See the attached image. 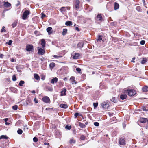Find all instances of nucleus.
<instances>
[{
  "mask_svg": "<svg viewBox=\"0 0 148 148\" xmlns=\"http://www.w3.org/2000/svg\"><path fill=\"white\" fill-rule=\"evenodd\" d=\"M67 29H63V31L62 32V34L63 36L65 35L67 33Z\"/></svg>",
  "mask_w": 148,
  "mask_h": 148,
  "instance_id": "26",
  "label": "nucleus"
},
{
  "mask_svg": "<svg viewBox=\"0 0 148 148\" xmlns=\"http://www.w3.org/2000/svg\"><path fill=\"white\" fill-rule=\"evenodd\" d=\"M46 89L48 91L50 92H52L53 91V89L52 87L51 86H47L46 87Z\"/></svg>",
  "mask_w": 148,
  "mask_h": 148,
  "instance_id": "25",
  "label": "nucleus"
},
{
  "mask_svg": "<svg viewBox=\"0 0 148 148\" xmlns=\"http://www.w3.org/2000/svg\"><path fill=\"white\" fill-rule=\"evenodd\" d=\"M42 100L44 102L46 103H48L50 101V99L47 96H45L42 98Z\"/></svg>",
  "mask_w": 148,
  "mask_h": 148,
  "instance_id": "5",
  "label": "nucleus"
},
{
  "mask_svg": "<svg viewBox=\"0 0 148 148\" xmlns=\"http://www.w3.org/2000/svg\"><path fill=\"white\" fill-rule=\"evenodd\" d=\"M75 29H76V30H77L78 31H79V29L77 27H75Z\"/></svg>",
  "mask_w": 148,
  "mask_h": 148,
  "instance_id": "58",
  "label": "nucleus"
},
{
  "mask_svg": "<svg viewBox=\"0 0 148 148\" xmlns=\"http://www.w3.org/2000/svg\"><path fill=\"white\" fill-rule=\"evenodd\" d=\"M25 83V82L21 80L19 83V85L20 86H23V84H24Z\"/></svg>",
  "mask_w": 148,
  "mask_h": 148,
  "instance_id": "33",
  "label": "nucleus"
},
{
  "mask_svg": "<svg viewBox=\"0 0 148 148\" xmlns=\"http://www.w3.org/2000/svg\"><path fill=\"white\" fill-rule=\"evenodd\" d=\"M76 71L79 72H80L81 71V69L80 68H76Z\"/></svg>",
  "mask_w": 148,
  "mask_h": 148,
  "instance_id": "51",
  "label": "nucleus"
},
{
  "mask_svg": "<svg viewBox=\"0 0 148 148\" xmlns=\"http://www.w3.org/2000/svg\"><path fill=\"white\" fill-rule=\"evenodd\" d=\"M85 136L84 135H82L81 136L80 139L82 140H83L85 139Z\"/></svg>",
  "mask_w": 148,
  "mask_h": 148,
  "instance_id": "47",
  "label": "nucleus"
},
{
  "mask_svg": "<svg viewBox=\"0 0 148 148\" xmlns=\"http://www.w3.org/2000/svg\"><path fill=\"white\" fill-rule=\"evenodd\" d=\"M55 66V64L53 62L51 63L49 65L50 69H53Z\"/></svg>",
  "mask_w": 148,
  "mask_h": 148,
  "instance_id": "22",
  "label": "nucleus"
},
{
  "mask_svg": "<svg viewBox=\"0 0 148 148\" xmlns=\"http://www.w3.org/2000/svg\"><path fill=\"white\" fill-rule=\"evenodd\" d=\"M66 10V7H63L61 8L60 9V11L61 12L65 11Z\"/></svg>",
  "mask_w": 148,
  "mask_h": 148,
  "instance_id": "31",
  "label": "nucleus"
},
{
  "mask_svg": "<svg viewBox=\"0 0 148 148\" xmlns=\"http://www.w3.org/2000/svg\"><path fill=\"white\" fill-rule=\"evenodd\" d=\"M18 108V106L17 105H14L12 106V108L14 110H17Z\"/></svg>",
  "mask_w": 148,
  "mask_h": 148,
  "instance_id": "41",
  "label": "nucleus"
},
{
  "mask_svg": "<svg viewBox=\"0 0 148 148\" xmlns=\"http://www.w3.org/2000/svg\"><path fill=\"white\" fill-rule=\"evenodd\" d=\"M94 125L95 126H99V123H98V122H95L94 123Z\"/></svg>",
  "mask_w": 148,
  "mask_h": 148,
  "instance_id": "45",
  "label": "nucleus"
},
{
  "mask_svg": "<svg viewBox=\"0 0 148 148\" xmlns=\"http://www.w3.org/2000/svg\"><path fill=\"white\" fill-rule=\"evenodd\" d=\"M83 46V43L82 42H80L78 44V46L80 48H82Z\"/></svg>",
  "mask_w": 148,
  "mask_h": 148,
  "instance_id": "34",
  "label": "nucleus"
},
{
  "mask_svg": "<svg viewBox=\"0 0 148 148\" xmlns=\"http://www.w3.org/2000/svg\"><path fill=\"white\" fill-rule=\"evenodd\" d=\"M31 92L33 93H35V91L34 90H33L31 91Z\"/></svg>",
  "mask_w": 148,
  "mask_h": 148,
  "instance_id": "60",
  "label": "nucleus"
},
{
  "mask_svg": "<svg viewBox=\"0 0 148 148\" xmlns=\"http://www.w3.org/2000/svg\"><path fill=\"white\" fill-rule=\"evenodd\" d=\"M75 78L73 76H72L70 78V81L72 84H76V82L75 80Z\"/></svg>",
  "mask_w": 148,
  "mask_h": 148,
  "instance_id": "8",
  "label": "nucleus"
},
{
  "mask_svg": "<svg viewBox=\"0 0 148 148\" xmlns=\"http://www.w3.org/2000/svg\"><path fill=\"white\" fill-rule=\"evenodd\" d=\"M80 56V54L79 53H76L73 56V58L74 59H76L79 58Z\"/></svg>",
  "mask_w": 148,
  "mask_h": 148,
  "instance_id": "9",
  "label": "nucleus"
},
{
  "mask_svg": "<svg viewBox=\"0 0 148 148\" xmlns=\"http://www.w3.org/2000/svg\"><path fill=\"white\" fill-rule=\"evenodd\" d=\"M58 79L57 77H55L51 79V83L52 84H54V83H56L58 81Z\"/></svg>",
  "mask_w": 148,
  "mask_h": 148,
  "instance_id": "12",
  "label": "nucleus"
},
{
  "mask_svg": "<svg viewBox=\"0 0 148 148\" xmlns=\"http://www.w3.org/2000/svg\"><path fill=\"white\" fill-rule=\"evenodd\" d=\"M12 79L13 81H15L16 80V78L15 75H13L12 76Z\"/></svg>",
  "mask_w": 148,
  "mask_h": 148,
  "instance_id": "42",
  "label": "nucleus"
},
{
  "mask_svg": "<svg viewBox=\"0 0 148 148\" xmlns=\"http://www.w3.org/2000/svg\"><path fill=\"white\" fill-rule=\"evenodd\" d=\"M98 105V103H93V106L95 108L97 107Z\"/></svg>",
  "mask_w": 148,
  "mask_h": 148,
  "instance_id": "49",
  "label": "nucleus"
},
{
  "mask_svg": "<svg viewBox=\"0 0 148 148\" xmlns=\"http://www.w3.org/2000/svg\"><path fill=\"white\" fill-rule=\"evenodd\" d=\"M145 43V41L144 40H141L140 42V44L141 45H144Z\"/></svg>",
  "mask_w": 148,
  "mask_h": 148,
  "instance_id": "50",
  "label": "nucleus"
},
{
  "mask_svg": "<svg viewBox=\"0 0 148 148\" xmlns=\"http://www.w3.org/2000/svg\"><path fill=\"white\" fill-rule=\"evenodd\" d=\"M41 14L42 15V16L41 17V18L42 19L43 18L45 17L46 16V15L45 14H43V13H42Z\"/></svg>",
  "mask_w": 148,
  "mask_h": 148,
  "instance_id": "53",
  "label": "nucleus"
},
{
  "mask_svg": "<svg viewBox=\"0 0 148 148\" xmlns=\"http://www.w3.org/2000/svg\"><path fill=\"white\" fill-rule=\"evenodd\" d=\"M30 14V12L29 10H26L23 13L22 18L23 20H26L27 16Z\"/></svg>",
  "mask_w": 148,
  "mask_h": 148,
  "instance_id": "2",
  "label": "nucleus"
},
{
  "mask_svg": "<svg viewBox=\"0 0 148 148\" xmlns=\"http://www.w3.org/2000/svg\"><path fill=\"white\" fill-rule=\"evenodd\" d=\"M79 1L78 0H76L75 2L74 6L77 10H78L79 8Z\"/></svg>",
  "mask_w": 148,
  "mask_h": 148,
  "instance_id": "6",
  "label": "nucleus"
},
{
  "mask_svg": "<svg viewBox=\"0 0 148 148\" xmlns=\"http://www.w3.org/2000/svg\"><path fill=\"white\" fill-rule=\"evenodd\" d=\"M17 22L16 21H14L12 24V26L13 28H14L17 25Z\"/></svg>",
  "mask_w": 148,
  "mask_h": 148,
  "instance_id": "27",
  "label": "nucleus"
},
{
  "mask_svg": "<svg viewBox=\"0 0 148 148\" xmlns=\"http://www.w3.org/2000/svg\"><path fill=\"white\" fill-rule=\"evenodd\" d=\"M34 77L37 80H39L40 79L39 76L37 74H34Z\"/></svg>",
  "mask_w": 148,
  "mask_h": 148,
  "instance_id": "20",
  "label": "nucleus"
},
{
  "mask_svg": "<svg viewBox=\"0 0 148 148\" xmlns=\"http://www.w3.org/2000/svg\"><path fill=\"white\" fill-rule=\"evenodd\" d=\"M4 5L6 8L10 7L11 5V4L9 3L8 2H4Z\"/></svg>",
  "mask_w": 148,
  "mask_h": 148,
  "instance_id": "13",
  "label": "nucleus"
},
{
  "mask_svg": "<svg viewBox=\"0 0 148 148\" xmlns=\"http://www.w3.org/2000/svg\"><path fill=\"white\" fill-rule=\"evenodd\" d=\"M53 56L56 58H61L62 57V56H60H60H57V55H54Z\"/></svg>",
  "mask_w": 148,
  "mask_h": 148,
  "instance_id": "39",
  "label": "nucleus"
},
{
  "mask_svg": "<svg viewBox=\"0 0 148 148\" xmlns=\"http://www.w3.org/2000/svg\"><path fill=\"white\" fill-rule=\"evenodd\" d=\"M127 95L126 94H121L120 95V98L122 100H124L126 99Z\"/></svg>",
  "mask_w": 148,
  "mask_h": 148,
  "instance_id": "14",
  "label": "nucleus"
},
{
  "mask_svg": "<svg viewBox=\"0 0 148 148\" xmlns=\"http://www.w3.org/2000/svg\"><path fill=\"white\" fill-rule=\"evenodd\" d=\"M46 30L49 35H50L52 33V28L51 27H49L47 28Z\"/></svg>",
  "mask_w": 148,
  "mask_h": 148,
  "instance_id": "11",
  "label": "nucleus"
},
{
  "mask_svg": "<svg viewBox=\"0 0 148 148\" xmlns=\"http://www.w3.org/2000/svg\"><path fill=\"white\" fill-rule=\"evenodd\" d=\"M45 76L42 75L41 77V79L42 80H44L45 79Z\"/></svg>",
  "mask_w": 148,
  "mask_h": 148,
  "instance_id": "54",
  "label": "nucleus"
},
{
  "mask_svg": "<svg viewBox=\"0 0 148 148\" xmlns=\"http://www.w3.org/2000/svg\"><path fill=\"white\" fill-rule=\"evenodd\" d=\"M11 61L12 62H14V59H12L11 60Z\"/></svg>",
  "mask_w": 148,
  "mask_h": 148,
  "instance_id": "62",
  "label": "nucleus"
},
{
  "mask_svg": "<svg viewBox=\"0 0 148 148\" xmlns=\"http://www.w3.org/2000/svg\"><path fill=\"white\" fill-rule=\"evenodd\" d=\"M140 122L142 123H145L147 121V119L141 118H140Z\"/></svg>",
  "mask_w": 148,
  "mask_h": 148,
  "instance_id": "16",
  "label": "nucleus"
},
{
  "mask_svg": "<svg viewBox=\"0 0 148 148\" xmlns=\"http://www.w3.org/2000/svg\"><path fill=\"white\" fill-rule=\"evenodd\" d=\"M33 140L34 142H36L38 140L37 138L36 137H34L33 139Z\"/></svg>",
  "mask_w": 148,
  "mask_h": 148,
  "instance_id": "44",
  "label": "nucleus"
},
{
  "mask_svg": "<svg viewBox=\"0 0 148 148\" xmlns=\"http://www.w3.org/2000/svg\"><path fill=\"white\" fill-rule=\"evenodd\" d=\"M144 5H146V3H145V1L144 2H143Z\"/></svg>",
  "mask_w": 148,
  "mask_h": 148,
  "instance_id": "63",
  "label": "nucleus"
},
{
  "mask_svg": "<svg viewBox=\"0 0 148 148\" xmlns=\"http://www.w3.org/2000/svg\"><path fill=\"white\" fill-rule=\"evenodd\" d=\"M125 93H128V95L130 96H133L136 94L135 90L133 89H127L125 90Z\"/></svg>",
  "mask_w": 148,
  "mask_h": 148,
  "instance_id": "1",
  "label": "nucleus"
},
{
  "mask_svg": "<svg viewBox=\"0 0 148 148\" xmlns=\"http://www.w3.org/2000/svg\"><path fill=\"white\" fill-rule=\"evenodd\" d=\"M12 40H10L8 41V42H6V44H7L9 45H11L12 43Z\"/></svg>",
  "mask_w": 148,
  "mask_h": 148,
  "instance_id": "43",
  "label": "nucleus"
},
{
  "mask_svg": "<svg viewBox=\"0 0 148 148\" xmlns=\"http://www.w3.org/2000/svg\"><path fill=\"white\" fill-rule=\"evenodd\" d=\"M34 101L35 102V103H38V101L37 100H36V98H35L34 99Z\"/></svg>",
  "mask_w": 148,
  "mask_h": 148,
  "instance_id": "55",
  "label": "nucleus"
},
{
  "mask_svg": "<svg viewBox=\"0 0 148 148\" xmlns=\"http://www.w3.org/2000/svg\"><path fill=\"white\" fill-rule=\"evenodd\" d=\"M79 115V113H76L74 114V116L75 118H76L77 116Z\"/></svg>",
  "mask_w": 148,
  "mask_h": 148,
  "instance_id": "52",
  "label": "nucleus"
},
{
  "mask_svg": "<svg viewBox=\"0 0 148 148\" xmlns=\"http://www.w3.org/2000/svg\"><path fill=\"white\" fill-rule=\"evenodd\" d=\"M142 90L144 92H147L148 91V86H145L143 87Z\"/></svg>",
  "mask_w": 148,
  "mask_h": 148,
  "instance_id": "24",
  "label": "nucleus"
},
{
  "mask_svg": "<svg viewBox=\"0 0 148 148\" xmlns=\"http://www.w3.org/2000/svg\"><path fill=\"white\" fill-rule=\"evenodd\" d=\"M119 143L121 145H123L125 144V141L124 139L120 138L119 140Z\"/></svg>",
  "mask_w": 148,
  "mask_h": 148,
  "instance_id": "10",
  "label": "nucleus"
},
{
  "mask_svg": "<svg viewBox=\"0 0 148 148\" xmlns=\"http://www.w3.org/2000/svg\"><path fill=\"white\" fill-rule=\"evenodd\" d=\"M147 62L146 58H143L141 62V63L142 64H144Z\"/></svg>",
  "mask_w": 148,
  "mask_h": 148,
  "instance_id": "37",
  "label": "nucleus"
},
{
  "mask_svg": "<svg viewBox=\"0 0 148 148\" xmlns=\"http://www.w3.org/2000/svg\"><path fill=\"white\" fill-rule=\"evenodd\" d=\"M66 7V10L67 9L68 10H69L70 9V8L69 7Z\"/></svg>",
  "mask_w": 148,
  "mask_h": 148,
  "instance_id": "61",
  "label": "nucleus"
},
{
  "mask_svg": "<svg viewBox=\"0 0 148 148\" xmlns=\"http://www.w3.org/2000/svg\"><path fill=\"white\" fill-rule=\"evenodd\" d=\"M26 49L28 51H32L33 50V46L32 45H27L26 47Z\"/></svg>",
  "mask_w": 148,
  "mask_h": 148,
  "instance_id": "3",
  "label": "nucleus"
},
{
  "mask_svg": "<svg viewBox=\"0 0 148 148\" xmlns=\"http://www.w3.org/2000/svg\"><path fill=\"white\" fill-rule=\"evenodd\" d=\"M65 25L67 26H70L72 25V23L71 21H68L66 22Z\"/></svg>",
  "mask_w": 148,
  "mask_h": 148,
  "instance_id": "21",
  "label": "nucleus"
},
{
  "mask_svg": "<svg viewBox=\"0 0 148 148\" xmlns=\"http://www.w3.org/2000/svg\"><path fill=\"white\" fill-rule=\"evenodd\" d=\"M38 51V53L39 55H43L45 52V50L41 48L39 49Z\"/></svg>",
  "mask_w": 148,
  "mask_h": 148,
  "instance_id": "7",
  "label": "nucleus"
},
{
  "mask_svg": "<svg viewBox=\"0 0 148 148\" xmlns=\"http://www.w3.org/2000/svg\"><path fill=\"white\" fill-rule=\"evenodd\" d=\"M20 4V3L19 1H18V3L16 5V6H18Z\"/></svg>",
  "mask_w": 148,
  "mask_h": 148,
  "instance_id": "57",
  "label": "nucleus"
},
{
  "mask_svg": "<svg viewBox=\"0 0 148 148\" xmlns=\"http://www.w3.org/2000/svg\"><path fill=\"white\" fill-rule=\"evenodd\" d=\"M44 145H49V143H44Z\"/></svg>",
  "mask_w": 148,
  "mask_h": 148,
  "instance_id": "59",
  "label": "nucleus"
},
{
  "mask_svg": "<svg viewBox=\"0 0 148 148\" xmlns=\"http://www.w3.org/2000/svg\"><path fill=\"white\" fill-rule=\"evenodd\" d=\"M70 144L75 143V141L72 138H71L69 141Z\"/></svg>",
  "mask_w": 148,
  "mask_h": 148,
  "instance_id": "35",
  "label": "nucleus"
},
{
  "mask_svg": "<svg viewBox=\"0 0 148 148\" xmlns=\"http://www.w3.org/2000/svg\"><path fill=\"white\" fill-rule=\"evenodd\" d=\"M60 107L62 108L66 109L68 106L67 104H62L60 105Z\"/></svg>",
  "mask_w": 148,
  "mask_h": 148,
  "instance_id": "17",
  "label": "nucleus"
},
{
  "mask_svg": "<svg viewBox=\"0 0 148 148\" xmlns=\"http://www.w3.org/2000/svg\"><path fill=\"white\" fill-rule=\"evenodd\" d=\"M119 8V4L117 3L116 2H115L114 3V9L116 10Z\"/></svg>",
  "mask_w": 148,
  "mask_h": 148,
  "instance_id": "19",
  "label": "nucleus"
},
{
  "mask_svg": "<svg viewBox=\"0 0 148 148\" xmlns=\"http://www.w3.org/2000/svg\"><path fill=\"white\" fill-rule=\"evenodd\" d=\"M17 132L18 134H21L23 133V131L21 130L20 129L18 130Z\"/></svg>",
  "mask_w": 148,
  "mask_h": 148,
  "instance_id": "40",
  "label": "nucleus"
},
{
  "mask_svg": "<svg viewBox=\"0 0 148 148\" xmlns=\"http://www.w3.org/2000/svg\"><path fill=\"white\" fill-rule=\"evenodd\" d=\"M41 45L42 46V47H44L45 45V42L44 39H42L41 40Z\"/></svg>",
  "mask_w": 148,
  "mask_h": 148,
  "instance_id": "18",
  "label": "nucleus"
},
{
  "mask_svg": "<svg viewBox=\"0 0 148 148\" xmlns=\"http://www.w3.org/2000/svg\"><path fill=\"white\" fill-rule=\"evenodd\" d=\"M7 137L4 135H1L0 138V139H7Z\"/></svg>",
  "mask_w": 148,
  "mask_h": 148,
  "instance_id": "36",
  "label": "nucleus"
},
{
  "mask_svg": "<svg viewBox=\"0 0 148 148\" xmlns=\"http://www.w3.org/2000/svg\"><path fill=\"white\" fill-rule=\"evenodd\" d=\"M79 125L80 127L82 128H84L86 126L85 124L81 122H79Z\"/></svg>",
  "mask_w": 148,
  "mask_h": 148,
  "instance_id": "23",
  "label": "nucleus"
},
{
  "mask_svg": "<svg viewBox=\"0 0 148 148\" xmlns=\"http://www.w3.org/2000/svg\"><path fill=\"white\" fill-rule=\"evenodd\" d=\"M136 10L138 12H141L142 11V9L140 6H137L136 7Z\"/></svg>",
  "mask_w": 148,
  "mask_h": 148,
  "instance_id": "30",
  "label": "nucleus"
},
{
  "mask_svg": "<svg viewBox=\"0 0 148 148\" xmlns=\"http://www.w3.org/2000/svg\"><path fill=\"white\" fill-rule=\"evenodd\" d=\"M101 106L103 108L107 109L109 107V105L107 102L104 101L102 103Z\"/></svg>",
  "mask_w": 148,
  "mask_h": 148,
  "instance_id": "4",
  "label": "nucleus"
},
{
  "mask_svg": "<svg viewBox=\"0 0 148 148\" xmlns=\"http://www.w3.org/2000/svg\"><path fill=\"white\" fill-rule=\"evenodd\" d=\"M5 28V27L4 26H3L2 27V29H1V32H5L6 31L5 30V29H4Z\"/></svg>",
  "mask_w": 148,
  "mask_h": 148,
  "instance_id": "46",
  "label": "nucleus"
},
{
  "mask_svg": "<svg viewBox=\"0 0 148 148\" xmlns=\"http://www.w3.org/2000/svg\"><path fill=\"white\" fill-rule=\"evenodd\" d=\"M65 128L68 130H70L71 128V126H68L67 125L66 126Z\"/></svg>",
  "mask_w": 148,
  "mask_h": 148,
  "instance_id": "48",
  "label": "nucleus"
},
{
  "mask_svg": "<svg viewBox=\"0 0 148 148\" xmlns=\"http://www.w3.org/2000/svg\"><path fill=\"white\" fill-rule=\"evenodd\" d=\"M111 100L114 103H116L117 101V100L115 97H112V98L111 99Z\"/></svg>",
  "mask_w": 148,
  "mask_h": 148,
  "instance_id": "28",
  "label": "nucleus"
},
{
  "mask_svg": "<svg viewBox=\"0 0 148 148\" xmlns=\"http://www.w3.org/2000/svg\"><path fill=\"white\" fill-rule=\"evenodd\" d=\"M102 36H99L98 38L97 39V40L98 42H99L101 40H102Z\"/></svg>",
  "mask_w": 148,
  "mask_h": 148,
  "instance_id": "32",
  "label": "nucleus"
},
{
  "mask_svg": "<svg viewBox=\"0 0 148 148\" xmlns=\"http://www.w3.org/2000/svg\"><path fill=\"white\" fill-rule=\"evenodd\" d=\"M66 90L65 88H64L61 91V95H65L66 94Z\"/></svg>",
  "mask_w": 148,
  "mask_h": 148,
  "instance_id": "15",
  "label": "nucleus"
},
{
  "mask_svg": "<svg viewBox=\"0 0 148 148\" xmlns=\"http://www.w3.org/2000/svg\"><path fill=\"white\" fill-rule=\"evenodd\" d=\"M4 121L5 122V124L7 125H9L10 124L9 123L7 122V121L8 120V118H5L4 119Z\"/></svg>",
  "mask_w": 148,
  "mask_h": 148,
  "instance_id": "38",
  "label": "nucleus"
},
{
  "mask_svg": "<svg viewBox=\"0 0 148 148\" xmlns=\"http://www.w3.org/2000/svg\"><path fill=\"white\" fill-rule=\"evenodd\" d=\"M131 62H135V61H134V60H132L131 61Z\"/></svg>",
  "mask_w": 148,
  "mask_h": 148,
  "instance_id": "64",
  "label": "nucleus"
},
{
  "mask_svg": "<svg viewBox=\"0 0 148 148\" xmlns=\"http://www.w3.org/2000/svg\"><path fill=\"white\" fill-rule=\"evenodd\" d=\"M97 18H98L99 19V20L100 21L102 20L103 18L102 17L101 15L99 14H98L97 16Z\"/></svg>",
  "mask_w": 148,
  "mask_h": 148,
  "instance_id": "29",
  "label": "nucleus"
},
{
  "mask_svg": "<svg viewBox=\"0 0 148 148\" xmlns=\"http://www.w3.org/2000/svg\"><path fill=\"white\" fill-rule=\"evenodd\" d=\"M3 55L2 54H0V58H2L3 57Z\"/></svg>",
  "mask_w": 148,
  "mask_h": 148,
  "instance_id": "56",
  "label": "nucleus"
}]
</instances>
